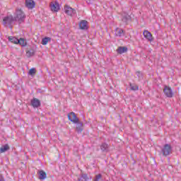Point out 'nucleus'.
Segmentation results:
<instances>
[{
    "label": "nucleus",
    "mask_w": 181,
    "mask_h": 181,
    "mask_svg": "<svg viewBox=\"0 0 181 181\" xmlns=\"http://www.w3.org/2000/svg\"><path fill=\"white\" fill-rule=\"evenodd\" d=\"M37 174L39 175L38 179H40V180H45V179L47 177L46 172H45L43 170H38Z\"/></svg>",
    "instance_id": "obj_12"
},
{
    "label": "nucleus",
    "mask_w": 181,
    "mask_h": 181,
    "mask_svg": "<svg viewBox=\"0 0 181 181\" xmlns=\"http://www.w3.org/2000/svg\"><path fill=\"white\" fill-rule=\"evenodd\" d=\"M102 177H103V175L98 174L95 176V178L93 179V181H100Z\"/></svg>",
    "instance_id": "obj_25"
},
{
    "label": "nucleus",
    "mask_w": 181,
    "mask_h": 181,
    "mask_svg": "<svg viewBox=\"0 0 181 181\" xmlns=\"http://www.w3.org/2000/svg\"><path fill=\"white\" fill-rule=\"evenodd\" d=\"M8 40L11 43H14V45H18V42L19 39L16 38V37L10 36V37H8Z\"/></svg>",
    "instance_id": "obj_20"
},
{
    "label": "nucleus",
    "mask_w": 181,
    "mask_h": 181,
    "mask_svg": "<svg viewBox=\"0 0 181 181\" xmlns=\"http://www.w3.org/2000/svg\"><path fill=\"white\" fill-rule=\"evenodd\" d=\"M129 21H131V16H129V14L124 13L122 17V22H124L127 25Z\"/></svg>",
    "instance_id": "obj_17"
},
{
    "label": "nucleus",
    "mask_w": 181,
    "mask_h": 181,
    "mask_svg": "<svg viewBox=\"0 0 181 181\" xmlns=\"http://www.w3.org/2000/svg\"><path fill=\"white\" fill-rule=\"evenodd\" d=\"M52 38L50 37H45L44 38H42V45H43V46H46V45H47V43H49V42H51Z\"/></svg>",
    "instance_id": "obj_18"
},
{
    "label": "nucleus",
    "mask_w": 181,
    "mask_h": 181,
    "mask_svg": "<svg viewBox=\"0 0 181 181\" xmlns=\"http://www.w3.org/2000/svg\"><path fill=\"white\" fill-rule=\"evenodd\" d=\"M29 76H35L36 74V69L32 68L28 71Z\"/></svg>",
    "instance_id": "obj_23"
},
{
    "label": "nucleus",
    "mask_w": 181,
    "mask_h": 181,
    "mask_svg": "<svg viewBox=\"0 0 181 181\" xmlns=\"http://www.w3.org/2000/svg\"><path fill=\"white\" fill-rule=\"evenodd\" d=\"M64 11H65V13H66V15H69V16H74V15H76V9L67 5L64 6Z\"/></svg>",
    "instance_id": "obj_5"
},
{
    "label": "nucleus",
    "mask_w": 181,
    "mask_h": 181,
    "mask_svg": "<svg viewBox=\"0 0 181 181\" xmlns=\"http://www.w3.org/2000/svg\"><path fill=\"white\" fill-rule=\"evenodd\" d=\"M173 151V148H172V146L169 144H165L161 148V153L163 156H169V155H171Z\"/></svg>",
    "instance_id": "obj_4"
},
{
    "label": "nucleus",
    "mask_w": 181,
    "mask_h": 181,
    "mask_svg": "<svg viewBox=\"0 0 181 181\" xmlns=\"http://www.w3.org/2000/svg\"><path fill=\"white\" fill-rule=\"evenodd\" d=\"M15 22H16V20L13 15L6 16L3 18V25H5V26L12 28V25H13Z\"/></svg>",
    "instance_id": "obj_3"
},
{
    "label": "nucleus",
    "mask_w": 181,
    "mask_h": 181,
    "mask_svg": "<svg viewBox=\"0 0 181 181\" xmlns=\"http://www.w3.org/2000/svg\"><path fill=\"white\" fill-rule=\"evenodd\" d=\"M117 53L119 54H122V53H127L128 52V47H119L117 49Z\"/></svg>",
    "instance_id": "obj_13"
},
{
    "label": "nucleus",
    "mask_w": 181,
    "mask_h": 181,
    "mask_svg": "<svg viewBox=\"0 0 181 181\" xmlns=\"http://www.w3.org/2000/svg\"><path fill=\"white\" fill-rule=\"evenodd\" d=\"M115 35H116V36H117L119 37L124 36V30L117 28Z\"/></svg>",
    "instance_id": "obj_19"
},
{
    "label": "nucleus",
    "mask_w": 181,
    "mask_h": 181,
    "mask_svg": "<svg viewBox=\"0 0 181 181\" xmlns=\"http://www.w3.org/2000/svg\"><path fill=\"white\" fill-rule=\"evenodd\" d=\"M87 23H88L87 21L82 20L79 23L80 29H81L82 30H87V29H88V25H87Z\"/></svg>",
    "instance_id": "obj_11"
},
{
    "label": "nucleus",
    "mask_w": 181,
    "mask_h": 181,
    "mask_svg": "<svg viewBox=\"0 0 181 181\" xmlns=\"http://www.w3.org/2000/svg\"><path fill=\"white\" fill-rule=\"evenodd\" d=\"M136 74L139 77V78H141V77H142V74L141 73V71H136Z\"/></svg>",
    "instance_id": "obj_26"
},
{
    "label": "nucleus",
    "mask_w": 181,
    "mask_h": 181,
    "mask_svg": "<svg viewBox=\"0 0 181 181\" xmlns=\"http://www.w3.org/2000/svg\"><path fill=\"white\" fill-rule=\"evenodd\" d=\"M77 181H88V175L86 173H81Z\"/></svg>",
    "instance_id": "obj_14"
},
{
    "label": "nucleus",
    "mask_w": 181,
    "mask_h": 181,
    "mask_svg": "<svg viewBox=\"0 0 181 181\" xmlns=\"http://www.w3.org/2000/svg\"><path fill=\"white\" fill-rule=\"evenodd\" d=\"M35 52L34 49H30L26 52L27 57H32V56H35Z\"/></svg>",
    "instance_id": "obj_22"
},
{
    "label": "nucleus",
    "mask_w": 181,
    "mask_h": 181,
    "mask_svg": "<svg viewBox=\"0 0 181 181\" xmlns=\"http://www.w3.org/2000/svg\"><path fill=\"white\" fill-rule=\"evenodd\" d=\"M163 92L165 95L168 97V98H172L173 97V90H172V88L168 86H164Z\"/></svg>",
    "instance_id": "obj_6"
},
{
    "label": "nucleus",
    "mask_w": 181,
    "mask_h": 181,
    "mask_svg": "<svg viewBox=\"0 0 181 181\" xmlns=\"http://www.w3.org/2000/svg\"><path fill=\"white\" fill-rule=\"evenodd\" d=\"M50 8H51V11H52V12H58L59 9H60V6L59 5V3H57V2L51 3Z\"/></svg>",
    "instance_id": "obj_10"
},
{
    "label": "nucleus",
    "mask_w": 181,
    "mask_h": 181,
    "mask_svg": "<svg viewBox=\"0 0 181 181\" xmlns=\"http://www.w3.org/2000/svg\"><path fill=\"white\" fill-rule=\"evenodd\" d=\"M31 105L33 108H39L41 105L40 100L36 98H34L31 100Z\"/></svg>",
    "instance_id": "obj_8"
},
{
    "label": "nucleus",
    "mask_w": 181,
    "mask_h": 181,
    "mask_svg": "<svg viewBox=\"0 0 181 181\" xmlns=\"http://www.w3.org/2000/svg\"><path fill=\"white\" fill-rule=\"evenodd\" d=\"M143 36L148 40V42H153V37L152 36V33L151 32L148 31V30H146L143 32Z\"/></svg>",
    "instance_id": "obj_7"
},
{
    "label": "nucleus",
    "mask_w": 181,
    "mask_h": 181,
    "mask_svg": "<svg viewBox=\"0 0 181 181\" xmlns=\"http://www.w3.org/2000/svg\"><path fill=\"white\" fill-rule=\"evenodd\" d=\"M68 119L73 124H76V132L81 134L83 132V122H80L78 117L74 112H71L68 114Z\"/></svg>",
    "instance_id": "obj_1"
},
{
    "label": "nucleus",
    "mask_w": 181,
    "mask_h": 181,
    "mask_svg": "<svg viewBox=\"0 0 181 181\" xmlns=\"http://www.w3.org/2000/svg\"><path fill=\"white\" fill-rule=\"evenodd\" d=\"M9 149H11V148L9 147V145L8 144L3 145L0 148V153H4L6 152V151H9Z\"/></svg>",
    "instance_id": "obj_16"
},
{
    "label": "nucleus",
    "mask_w": 181,
    "mask_h": 181,
    "mask_svg": "<svg viewBox=\"0 0 181 181\" xmlns=\"http://www.w3.org/2000/svg\"><path fill=\"white\" fill-rule=\"evenodd\" d=\"M25 6L28 9H33L36 6V3L33 0H25Z\"/></svg>",
    "instance_id": "obj_9"
},
{
    "label": "nucleus",
    "mask_w": 181,
    "mask_h": 181,
    "mask_svg": "<svg viewBox=\"0 0 181 181\" xmlns=\"http://www.w3.org/2000/svg\"><path fill=\"white\" fill-rule=\"evenodd\" d=\"M0 181H5V178L2 175H0Z\"/></svg>",
    "instance_id": "obj_28"
},
{
    "label": "nucleus",
    "mask_w": 181,
    "mask_h": 181,
    "mask_svg": "<svg viewBox=\"0 0 181 181\" xmlns=\"http://www.w3.org/2000/svg\"><path fill=\"white\" fill-rule=\"evenodd\" d=\"M14 19H16V22H18L19 25L21 23H23L25 22V19H26V15L22 11V9H16V12L14 13Z\"/></svg>",
    "instance_id": "obj_2"
},
{
    "label": "nucleus",
    "mask_w": 181,
    "mask_h": 181,
    "mask_svg": "<svg viewBox=\"0 0 181 181\" xmlns=\"http://www.w3.org/2000/svg\"><path fill=\"white\" fill-rule=\"evenodd\" d=\"M86 3H88V5L93 4V0H86Z\"/></svg>",
    "instance_id": "obj_27"
},
{
    "label": "nucleus",
    "mask_w": 181,
    "mask_h": 181,
    "mask_svg": "<svg viewBox=\"0 0 181 181\" xmlns=\"http://www.w3.org/2000/svg\"><path fill=\"white\" fill-rule=\"evenodd\" d=\"M108 148H110V146L107 143H103L100 145V151L102 152H108Z\"/></svg>",
    "instance_id": "obj_15"
},
{
    "label": "nucleus",
    "mask_w": 181,
    "mask_h": 181,
    "mask_svg": "<svg viewBox=\"0 0 181 181\" xmlns=\"http://www.w3.org/2000/svg\"><path fill=\"white\" fill-rule=\"evenodd\" d=\"M18 45H20L23 47H25V46H26V45H27V42H26V41H25V39L20 38L18 41Z\"/></svg>",
    "instance_id": "obj_21"
},
{
    "label": "nucleus",
    "mask_w": 181,
    "mask_h": 181,
    "mask_svg": "<svg viewBox=\"0 0 181 181\" xmlns=\"http://www.w3.org/2000/svg\"><path fill=\"white\" fill-rule=\"evenodd\" d=\"M130 89L133 91H136L139 90V88L136 85H132V83H130Z\"/></svg>",
    "instance_id": "obj_24"
}]
</instances>
